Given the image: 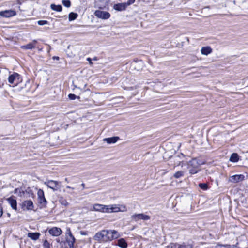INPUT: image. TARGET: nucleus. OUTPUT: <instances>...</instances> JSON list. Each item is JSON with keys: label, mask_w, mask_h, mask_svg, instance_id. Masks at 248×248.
Wrapping results in <instances>:
<instances>
[{"label": "nucleus", "mask_w": 248, "mask_h": 248, "mask_svg": "<svg viewBox=\"0 0 248 248\" xmlns=\"http://www.w3.org/2000/svg\"><path fill=\"white\" fill-rule=\"evenodd\" d=\"M92 211L99 212L102 213H112L119 212H126L127 208L126 206L123 204H113L104 205L99 203H95L93 205L92 208L90 209Z\"/></svg>", "instance_id": "f257e3e1"}, {"label": "nucleus", "mask_w": 248, "mask_h": 248, "mask_svg": "<svg viewBox=\"0 0 248 248\" xmlns=\"http://www.w3.org/2000/svg\"><path fill=\"white\" fill-rule=\"evenodd\" d=\"M120 236V233L115 230H102L96 233L94 239L99 243H105Z\"/></svg>", "instance_id": "f03ea898"}, {"label": "nucleus", "mask_w": 248, "mask_h": 248, "mask_svg": "<svg viewBox=\"0 0 248 248\" xmlns=\"http://www.w3.org/2000/svg\"><path fill=\"white\" fill-rule=\"evenodd\" d=\"M204 164V162L197 159L193 158L189 161L187 163V169L189 173L191 174H194L198 173L200 170V166Z\"/></svg>", "instance_id": "7ed1b4c3"}, {"label": "nucleus", "mask_w": 248, "mask_h": 248, "mask_svg": "<svg viewBox=\"0 0 248 248\" xmlns=\"http://www.w3.org/2000/svg\"><path fill=\"white\" fill-rule=\"evenodd\" d=\"M8 82L10 84L13 85V86H17L22 81V79L20 75L17 73H14L13 74L10 75L8 77Z\"/></svg>", "instance_id": "20e7f679"}, {"label": "nucleus", "mask_w": 248, "mask_h": 248, "mask_svg": "<svg viewBox=\"0 0 248 248\" xmlns=\"http://www.w3.org/2000/svg\"><path fill=\"white\" fill-rule=\"evenodd\" d=\"M37 200L39 206L40 208L45 207L47 203V201L44 196V192L42 189H39L37 192Z\"/></svg>", "instance_id": "39448f33"}, {"label": "nucleus", "mask_w": 248, "mask_h": 248, "mask_svg": "<svg viewBox=\"0 0 248 248\" xmlns=\"http://www.w3.org/2000/svg\"><path fill=\"white\" fill-rule=\"evenodd\" d=\"M60 182L52 180H47L44 182V184L53 191H56L60 188Z\"/></svg>", "instance_id": "423d86ee"}, {"label": "nucleus", "mask_w": 248, "mask_h": 248, "mask_svg": "<svg viewBox=\"0 0 248 248\" xmlns=\"http://www.w3.org/2000/svg\"><path fill=\"white\" fill-rule=\"evenodd\" d=\"M21 206L23 210H32L34 209V206L32 201L25 200L23 201L21 204Z\"/></svg>", "instance_id": "0eeeda50"}, {"label": "nucleus", "mask_w": 248, "mask_h": 248, "mask_svg": "<svg viewBox=\"0 0 248 248\" xmlns=\"http://www.w3.org/2000/svg\"><path fill=\"white\" fill-rule=\"evenodd\" d=\"M94 15L98 18L103 19H107L110 17V15L108 12L101 10H96L94 12Z\"/></svg>", "instance_id": "6e6552de"}, {"label": "nucleus", "mask_w": 248, "mask_h": 248, "mask_svg": "<svg viewBox=\"0 0 248 248\" xmlns=\"http://www.w3.org/2000/svg\"><path fill=\"white\" fill-rule=\"evenodd\" d=\"M131 218L135 221H138L140 220H147L150 219V216L144 214H137L133 215Z\"/></svg>", "instance_id": "1a4fd4ad"}, {"label": "nucleus", "mask_w": 248, "mask_h": 248, "mask_svg": "<svg viewBox=\"0 0 248 248\" xmlns=\"http://www.w3.org/2000/svg\"><path fill=\"white\" fill-rule=\"evenodd\" d=\"M16 15V12L14 10H7L0 12V16L2 17L9 18Z\"/></svg>", "instance_id": "9d476101"}, {"label": "nucleus", "mask_w": 248, "mask_h": 248, "mask_svg": "<svg viewBox=\"0 0 248 248\" xmlns=\"http://www.w3.org/2000/svg\"><path fill=\"white\" fill-rule=\"evenodd\" d=\"M66 240L68 244L72 245L75 242V238L72 235L70 228H68L66 229Z\"/></svg>", "instance_id": "9b49d317"}, {"label": "nucleus", "mask_w": 248, "mask_h": 248, "mask_svg": "<svg viewBox=\"0 0 248 248\" xmlns=\"http://www.w3.org/2000/svg\"><path fill=\"white\" fill-rule=\"evenodd\" d=\"M245 176L243 175H234L229 177V181L233 183H236L242 181L244 179Z\"/></svg>", "instance_id": "f8f14e48"}, {"label": "nucleus", "mask_w": 248, "mask_h": 248, "mask_svg": "<svg viewBox=\"0 0 248 248\" xmlns=\"http://www.w3.org/2000/svg\"><path fill=\"white\" fill-rule=\"evenodd\" d=\"M48 232L53 236H59L62 234V231L60 228L54 227L48 230Z\"/></svg>", "instance_id": "ddd939ff"}, {"label": "nucleus", "mask_w": 248, "mask_h": 248, "mask_svg": "<svg viewBox=\"0 0 248 248\" xmlns=\"http://www.w3.org/2000/svg\"><path fill=\"white\" fill-rule=\"evenodd\" d=\"M37 43V41L34 40L32 42L28 43V44L24 46H22L21 48L23 49H32L34 48L36 46V44Z\"/></svg>", "instance_id": "4468645a"}, {"label": "nucleus", "mask_w": 248, "mask_h": 248, "mask_svg": "<svg viewBox=\"0 0 248 248\" xmlns=\"http://www.w3.org/2000/svg\"><path fill=\"white\" fill-rule=\"evenodd\" d=\"M212 52V49L209 46H206L202 47L201 49V52L202 55H208L211 53Z\"/></svg>", "instance_id": "2eb2a0df"}, {"label": "nucleus", "mask_w": 248, "mask_h": 248, "mask_svg": "<svg viewBox=\"0 0 248 248\" xmlns=\"http://www.w3.org/2000/svg\"><path fill=\"white\" fill-rule=\"evenodd\" d=\"M126 7V3H122L114 4L113 8L117 11H123L125 10Z\"/></svg>", "instance_id": "dca6fc26"}, {"label": "nucleus", "mask_w": 248, "mask_h": 248, "mask_svg": "<svg viewBox=\"0 0 248 248\" xmlns=\"http://www.w3.org/2000/svg\"><path fill=\"white\" fill-rule=\"evenodd\" d=\"M119 139V137H112L110 138H105L103 140L108 144H112L116 143Z\"/></svg>", "instance_id": "f3484780"}, {"label": "nucleus", "mask_w": 248, "mask_h": 248, "mask_svg": "<svg viewBox=\"0 0 248 248\" xmlns=\"http://www.w3.org/2000/svg\"><path fill=\"white\" fill-rule=\"evenodd\" d=\"M7 201L11 205V207L13 209L15 210H17V202L16 200L12 198H9L7 199Z\"/></svg>", "instance_id": "a211bd4d"}, {"label": "nucleus", "mask_w": 248, "mask_h": 248, "mask_svg": "<svg viewBox=\"0 0 248 248\" xmlns=\"http://www.w3.org/2000/svg\"><path fill=\"white\" fill-rule=\"evenodd\" d=\"M40 234L39 232H29L28 233V237L33 240H37L39 239Z\"/></svg>", "instance_id": "6ab92c4d"}, {"label": "nucleus", "mask_w": 248, "mask_h": 248, "mask_svg": "<svg viewBox=\"0 0 248 248\" xmlns=\"http://www.w3.org/2000/svg\"><path fill=\"white\" fill-rule=\"evenodd\" d=\"M117 245L122 248H126L127 247V244L124 238L119 239Z\"/></svg>", "instance_id": "aec40b11"}, {"label": "nucleus", "mask_w": 248, "mask_h": 248, "mask_svg": "<svg viewBox=\"0 0 248 248\" xmlns=\"http://www.w3.org/2000/svg\"><path fill=\"white\" fill-rule=\"evenodd\" d=\"M171 246H172V245ZM172 246L175 247V248H193V247L191 245L186 244L184 243L183 244H177V245H172Z\"/></svg>", "instance_id": "412c9836"}, {"label": "nucleus", "mask_w": 248, "mask_h": 248, "mask_svg": "<svg viewBox=\"0 0 248 248\" xmlns=\"http://www.w3.org/2000/svg\"><path fill=\"white\" fill-rule=\"evenodd\" d=\"M52 10L57 12H61L62 10V6L61 5H55L52 4L50 5Z\"/></svg>", "instance_id": "4be33fe9"}, {"label": "nucleus", "mask_w": 248, "mask_h": 248, "mask_svg": "<svg viewBox=\"0 0 248 248\" xmlns=\"http://www.w3.org/2000/svg\"><path fill=\"white\" fill-rule=\"evenodd\" d=\"M238 155L236 153H233L230 158V160L231 162H236L238 161Z\"/></svg>", "instance_id": "5701e85b"}, {"label": "nucleus", "mask_w": 248, "mask_h": 248, "mask_svg": "<svg viewBox=\"0 0 248 248\" xmlns=\"http://www.w3.org/2000/svg\"><path fill=\"white\" fill-rule=\"evenodd\" d=\"M78 15L77 13L71 12L69 14V21H72L77 18L78 17Z\"/></svg>", "instance_id": "b1692460"}, {"label": "nucleus", "mask_w": 248, "mask_h": 248, "mask_svg": "<svg viewBox=\"0 0 248 248\" xmlns=\"http://www.w3.org/2000/svg\"><path fill=\"white\" fill-rule=\"evenodd\" d=\"M59 201L62 205L66 206L68 205L67 200L62 197L59 198Z\"/></svg>", "instance_id": "393cba45"}, {"label": "nucleus", "mask_w": 248, "mask_h": 248, "mask_svg": "<svg viewBox=\"0 0 248 248\" xmlns=\"http://www.w3.org/2000/svg\"><path fill=\"white\" fill-rule=\"evenodd\" d=\"M184 174V172L183 171H178L176 172L173 175V176L175 178H179L182 176H183Z\"/></svg>", "instance_id": "a878e982"}, {"label": "nucleus", "mask_w": 248, "mask_h": 248, "mask_svg": "<svg viewBox=\"0 0 248 248\" xmlns=\"http://www.w3.org/2000/svg\"><path fill=\"white\" fill-rule=\"evenodd\" d=\"M74 189V188L72 187L69 186H66V189H64L63 191L67 193L73 194V192L72 191Z\"/></svg>", "instance_id": "bb28decb"}, {"label": "nucleus", "mask_w": 248, "mask_h": 248, "mask_svg": "<svg viewBox=\"0 0 248 248\" xmlns=\"http://www.w3.org/2000/svg\"><path fill=\"white\" fill-rule=\"evenodd\" d=\"M51 245L47 240H45L43 243V248H51Z\"/></svg>", "instance_id": "cd10ccee"}, {"label": "nucleus", "mask_w": 248, "mask_h": 248, "mask_svg": "<svg viewBox=\"0 0 248 248\" xmlns=\"http://www.w3.org/2000/svg\"><path fill=\"white\" fill-rule=\"evenodd\" d=\"M216 248H231L230 245H222L220 244H217L215 246Z\"/></svg>", "instance_id": "c85d7f7f"}, {"label": "nucleus", "mask_w": 248, "mask_h": 248, "mask_svg": "<svg viewBox=\"0 0 248 248\" xmlns=\"http://www.w3.org/2000/svg\"><path fill=\"white\" fill-rule=\"evenodd\" d=\"M199 186L203 190H206L208 189V185L206 183H200Z\"/></svg>", "instance_id": "c756f323"}, {"label": "nucleus", "mask_w": 248, "mask_h": 248, "mask_svg": "<svg viewBox=\"0 0 248 248\" xmlns=\"http://www.w3.org/2000/svg\"><path fill=\"white\" fill-rule=\"evenodd\" d=\"M62 3L66 7H69L71 6V2L69 0H62Z\"/></svg>", "instance_id": "7c9ffc66"}, {"label": "nucleus", "mask_w": 248, "mask_h": 248, "mask_svg": "<svg viewBox=\"0 0 248 248\" xmlns=\"http://www.w3.org/2000/svg\"><path fill=\"white\" fill-rule=\"evenodd\" d=\"M39 25H44L48 24V21L46 20H39L37 22Z\"/></svg>", "instance_id": "2f4dec72"}, {"label": "nucleus", "mask_w": 248, "mask_h": 248, "mask_svg": "<svg viewBox=\"0 0 248 248\" xmlns=\"http://www.w3.org/2000/svg\"><path fill=\"white\" fill-rule=\"evenodd\" d=\"M68 97L70 100H75L77 96L74 94L70 93L68 95Z\"/></svg>", "instance_id": "473e14b6"}, {"label": "nucleus", "mask_w": 248, "mask_h": 248, "mask_svg": "<svg viewBox=\"0 0 248 248\" xmlns=\"http://www.w3.org/2000/svg\"><path fill=\"white\" fill-rule=\"evenodd\" d=\"M177 243H170V245H169L168 246H167V248H175V247H173L172 246H171V245H177Z\"/></svg>", "instance_id": "72a5a7b5"}, {"label": "nucleus", "mask_w": 248, "mask_h": 248, "mask_svg": "<svg viewBox=\"0 0 248 248\" xmlns=\"http://www.w3.org/2000/svg\"><path fill=\"white\" fill-rule=\"evenodd\" d=\"M134 1H135V0H129L128 2L126 3L127 4V5H129L131 4L134 3Z\"/></svg>", "instance_id": "f704fd0d"}, {"label": "nucleus", "mask_w": 248, "mask_h": 248, "mask_svg": "<svg viewBox=\"0 0 248 248\" xmlns=\"http://www.w3.org/2000/svg\"><path fill=\"white\" fill-rule=\"evenodd\" d=\"M2 214H3L2 208L1 206V205H0V217L2 216Z\"/></svg>", "instance_id": "c9c22d12"}, {"label": "nucleus", "mask_w": 248, "mask_h": 248, "mask_svg": "<svg viewBox=\"0 0 248 248\" xmlns=\"http://www.w3.org/2000/svg\"><path fill=\"white\" fill-rule=\"evenodd\" d=\"M87 60L89 62V63H90V64H92L93 63L92 62V59L90 58H88L87 59Z\"/></svg>", "instance_id": "e433bc0d"}, {"label": "nucleus", "mask_w": 248, "mask_h": 248, "mask_svg": "<svg viewBox=\"0 0 248 248\" xmlns=\"http://www.w3.org/2000/svg\"><path fill=\"white\" fill-rule=\"evenodd\" d=\"M69 246V248H74V244H72V245H71L70 244H68Z\"/></svg>", "instance_id": "4c0bfd02"}, {"label": "nucleus", "mask_w": 248, "mask_h": 248, "mask_svg": "<svg viewBox=\"0 0 248 248\" xmlns=\"http://www.w3.org/2000/svg\"><path fill=\"white\" fill-rule=\"evenodd\" d=\"M53 59H56V60H59V57H54Z\"/></svg>", "instance_id": "58836bf2"}, {"label": "nucleus", "mask_w": 248, "mask_h": 248, "mask_svg": "<svg viewBox=\"0 0 248 248\" xmlns=\"http://www.w3.org/2000/svg\"><path fill=\"white\" fill-rule=\"evenodd\" d=\"M81 186H82V187H83V188H84V187H85V184L84 183H82L81 184Z\"/></svg>", "instance_id": "ea45409f"}, {"label": "nucleus", "mask_w": 248, "mask_h": 248, "mask_svg": "<svg viewBox=\"0 0 248 248\" xmlns=\"http://www.w3.org/2000/svg\"><path fill=\"white\" fill-rule=\"evenodd\" d=\"M56 241L58 243H59L60 242V239L59 238L58 239H56Z\"/></svg>", "instance_id": "a19ab883"}, {"label": "nucleus", "mask_w": 248, "mask_h": 248, "mask_svg": "<svg viewBox=\"0 0 248 248\" xmlns=\"http://www.w3.org/2000/svg\"><path fill=\"white\" fill-rule=\"evenodd\" d=\"M94 60H97L96 58H94Z\"/></svg>", "instance_id": "79ce46f5"}, {"label": "nucleus", "mask_w": 248, "mask_h": 248, "mask_svg": "<svg viewBox=\"0 0 248 248\" xmlns=\"http://www.w3.org/2000/svg\"><path fill=\"white\" fill-rule=\"evenodd\" d=\"M65 181H67V178H65Z\"/></svg>", "instance_id": "37998d69"}, {"label": "nucleus", "mask_w": 248, "mask_h": 248, "mask_svg": "<svg viewBox=\"0 0 248 248\" xmlns=\"http://www.w3.org/2000/svg\"><path fill=\"white\" fill-rule=\"evenodd\" d=\"M1 86L0 85V88H1Z\"/></svg>", "instance_id": "c03bdc74"}]
</instances>
